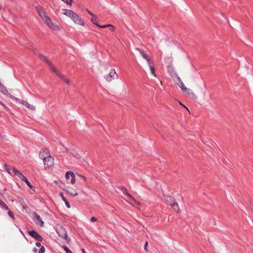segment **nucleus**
<instances>
[{
    "mask_svg": "<svg viewBox=\"0 0 253 253\" xmlns=\"http://www.w3.org/2000/svg\"><path fill=\"white\" fill-rule=\"evenodd\" d=\"M37 10L41 18L50 29L55 31H58L59 30L58 26L51 20L50 18L42 7H37Z\"/></svg>",
    "mask_w": 253,
    "mask_h": 253,
    "instance_id": "f257e3e1",
    "label": "nucleus"
},
{
    "mask_svg": "<svg viewBox=\"0 0 253 253\" xmlns=\"http://www.w3.org/2000/svg\"><path fill=\"white\" fill-rule=\"evenodd\" d=\"M61 13L70 18L75 24L84 25L83 19L73 11L70 9H62Z\"/></svg>",
    "mask_w": 253,
    "mask_h": 253,
    "instance_id": "f03ea898",
    "label": "nucleus"
},
{
    "mask_svg": "<svg viewBox=\"0 0 253 253\" xmlns=\"http://www.w3.org/2000/svg\"><path fill=\"white\" fill-rule=\"evenodd\" d=\"M40 59L47 63L50 67V69L52 71L55 73L57 76H58L63 81L65 82L67 84H70V81L63 74L59 73L52 64V63L48 60L47 58L42 54L39 55Z\"/></svg>",
    "mask_w": 253,
    "mask_h": 253,
    "instance_id": "7ed1b4c3",
    "label": "nucleus"
},
{
    "mask_svg": "<svg viewBox=\"0 0 253 253\" xmlns=\"http://www.w3.org/2000/svg\"><path fill=\"white\" fill-rule=\"evenodd\" d=\"M178 80L179 82V87L181 89L183 92L192 99L196 100L198 97L195 93L190 88H187L185 86L179 77H178Z\"/></svg>",
    "mask_w": 253,
    "mask_h": 253,
    "instance_id": "20e7f679",
    "label": "nucleus"
},
{
    "mask_svg": "<svg viewBox=\"0 0 253 253\" xmlns=\"http://www.w3.org/2000/svg\"><path fill=\"white\" fill-rule=\"evenodd\" d=\"M11 98L17 102H18L19 103L23 105L26 106L29 110L35 111L36 110V107L33 105L29 104L27 101L20 99L18 98H17L14 96H11Z\"/></svg>",
    "mask_w": 253,
    "mask_h": 253,
    "instance_id": "39448f33",
    "label": "nucleus"
},
{
    "mask_svg": "<svg viewBox=\"0 0 253 253\" xmlns=\"http://www.w3.org/2000/svg\"><path fill=\"white\" fill-rule=\"evenodd\" d=\"M104 78L107 82H111L113 80L118 78V75L114 69H111L109 73L104 76Z\"/></svg>",
    "mask_w": 253,
    "mask_h": 253,
    "instance_id": "423d86ee",
    "label": "nucleus"
},
{
    "mask_svg": "<svg viewBox=\"0 0 253 253\" xmlns=\"http://www.w3.org/2000/svg\"><path fill=\"white\" fill-rule=\"evenodd\" d=\"M43 162L45 168H49L54 164V158L50 156L43 159Z\"/></svg>",
    "mask_w": 253,
    "mask_h": 253,
    "instance_id": "0eeeda50",
    "label": "nucleus"
},
{
    "mask_svg": "<svg viewBox=\"0 0 253 253\" xmlns=\"http://www.w3.org/2000/svg\"><path fill=\"white\" fill-rule=\"evenodd\" d=\"M58 233L59 235L64 239L66 242L69 243L70 242V239L68 237L66 232L64 228L60 227L58 229Z\"/></svg>",
    "mask_w": 253,
    "mask_h": 253,
    "instance_id": "6e6552de",
    "label": "nucleus"
},
{
    "mask_svg": "<svg viewBox=\"0 0 253 253\" xmlns=\"http://www.w3.org/2000/svg\"><path fill=\"white\" fill-rule=\"evenodd\" d=\"M64 191L66 192V193L71 196H76L78 195V193L75 188L71 186H67L65 189Z\"/></svg>",
    "mask_w": 253,
    "mask_h": 253,
    "instance_id": "1a4fd4ad",
    "label": "nucleus"
},
{
    "mask_svg": "<svg viewBox=\"0 0 253 253\" xmlns=\"http://www.w3.org/2000/svg\"><path fill=\"white\" fill-rule=\"evenodd\" d=\"M50 156H51V155H50L49 152L46 149H44L40 151V154H39L40 158L42 160H43L44 158H47Z\"/></svg>",
    "mask_w": 253,
    "mask_h": 253,
    "instance_id": "9d476101",
    "label": "nucleus"
},
{
    "mask_svg": "<svg viewBox=\"0 0 253 253\" xmlns=\"http://www.w3.org/2000/svg\"><path fill=\"white\" fill-rule=\"evenodd\" d=\"M29 234L38 241L42 240V237L34 230L29 231Z\"/></svg>",
    "mask_w": 253,
    "mask_h": 253,
    "instance_id": "9b49d317",
    "label": "nucleus"
},
{
    "mask_svg": "<svg viewBox=\"0 0 253 253\" xmlns=\"http://www.w3.org/2000/svg\"><path fill=\"white\" fill-rule=\"evenodd\" d=\"M66 151L69 152L72 156L75 157L77 159H80L81 157V156L79 153V151L73 150V149H69L66 148Z\"/></svg>",
    "mask_w": 253,
    "mask_h": 253,
    "instance_id": "f8f14e48",
    "label": "nucleus"
},
{
    "mask_svg": "<svg viewBox=\"0 0 253 253\" xmlns=\"http://www.w3.org/2000/svg\"><path fill=\"white\" fill-rule=\"evenodd\" d=\"M11 170L14 174L17 175L21 180H24L26 178L23 174L15 168H12Z\"/></svg>",
    "mask_w": 253,
    "mask_h": 253,
    "instance_id": "ddd939ff",
    "label": "nucleus"
},
{
    "mask_svg": "<svg viewBox=\"0 0 253 253\" xmlns=\"http://www.w3.org/2000/svg\"><path fill=\"white\" fill-rule=\"evenodd\" d=\"M164 200L167 204H169L170 206L171 205V204H173L174 202H175L174 198L170 196H165Z\"/></svg>",
    "mask_w": 253,
    "mask_h": 253,
    "instance_id": "4468645a",
    "label": "nucleus"
},
{
    "mask_svg": "<svg viewBox=\"0 0 253 253\" xmlns=\"http://www.w3.org/2000/svg\"><path fill=\"white\" fill-rule=\"evenodd\" d=\"M0 90L3 94L9 96L10 98H11V96H13L12 95L10 94L9 93V92L8 91V90H7L6 87H5L4 86H1L0 87Z\"/></svg>",
    "mask_w": 253,
    "mask_h": 253,
    "instance_id": "2eb2a0df",
    "label": "nucleus"
},
{
    "mask_svg": "<svg viewBox=\"0 0 253 253\" xmlns=\"http://www.w3.org/2000/svg\"><path fill=\"white\" fill-rule=\"evenodd\" d=\"M137 49L139 51L141 55L144 59H145L146 60H149V58L150 57L146 52H145L144 51H143L138 48H137Z\"/></svg>",
    "mask_w": 253,
    "mask_h": 253,
    "instance_id": "dca6fc26",
    "label": "nucleus"
},
{
    "mask_svg": "<svg viewBox=\"0 0 253 253\" xmlns=\"http://www.w3.org/2000/svg\"><path fill=\"white\" fill-rule=\"evenodd\" d=\"M35 218H36V220L39 222L40 226L42 227L43 226L44 222L42 220L40 216L38 214H35Z\"/></svg>",
    "mask_w": 253,
    "mask_h": 253,
    "instance_id": "f3484780",
    "label": "nucleus"
},
{
    "mask_svg": "<svg viewBox=\"0 0 253 253\" xmlns=\"http://www.w3.org/2000/svg\"><path fill=\"white\" fill-rule=\"evenodd\" d=\"M126 194L127 195V196L129 199H130L132 201H133L136 205H137L138 206L140 205V203L138 201L136 200L130 194H129V193H128L127 192H126Z\"/></svg>",
    "mask_w": 253,
    "mask_h": 253,
    "instance_id": "a211bd4d",
    "label": "nucleus"
},
{
    "mask_svg": "<svg viewBox=\"0 0 253 253\" xmlns=\"http://www.w3.org/2000/svg\"><path fill=\"white\" fill-rule=\"evenodd\" d=\"M91 21L94 24H95L96 25H97V26H98L99 27H100L101 28V27L102 26H100L97 23V17H96V16L94 15H93L91 18Z\"/></svg>",
    "mask_w": 253,
    "mask_h": 253,
    "instance_id": "6ab92c4d",
    "label": "nucleus"
},
{
    "mask_svg": "<svg viewBox=\"0 0 253 253\" xmlns=\"http://www.w3.org/2000/svg\"><path fill=\"white\" fill-rule=\"evenodd\" d=\"M171 207L176 212H179V209L177 203L174 202V203L171 204Z\"/></svg>",
    "mask_w": 253,
    "mask_h": 253,
    "instance_id": "aec40b11",
    "label": "nucleus"
},
{
    "mask_svg": "<svg viewBox=\"0 0 253 253\" xmlns=\"http://www.w3.org/2000/svg\"><path fill=\"white\" fill-rule=\"evenodd\" d=\"M72 176H74V173L71 171H68L66 173L65 177L67 179H69L70 177H72Z\"/></svg>",
    "mask_w": 253,
    "mask_h": 253,
    "instance_id": "412c9836",
    "label": "nucleus"
},
{
    "mask_svg": "<svg viewBox=\"0 0 253 253\" xmlns=\"http://www.w3.org/2000/svg\"><path fill=\"white\" fill-rule=\"evenodd\" d=\"M106 27H110V29L112 31H113L115 30L114 27L112 25H110V24L106 25H104V26H102L101 27V28H106Z\"/></svg>",
    "mask_w": 253,
    "mask_h": 253,
    "instance_id": "4be33fe9",
    "label": "nucleus"
},
{
    "mask_svg": "<svg viewBox=\"0 0 253 253\" xmlns=\"http://www.w3.org/2000/svg\"><path fill=\"white\" fill-rule=\"evenodd\" d=\"M23 181H24L26 184L27 185V186L30 188L31 189H33L34 188H35L30 183V182L27 180V179L26 178Z\"/></svg>",
    "mask_w": 253,
    "mask_h": 253,
    "instance_id": "5701e85b",
    "label": "nucleus"
},
{
    "mask_svg": "<svg viewBox=\"0 0 253 253\" xmlns=\"http://www.w3.org/2000/svg\"><path fill=\"white\" fill-rule=\"evenodd\" d=\"M0 206H1L3 208H4L6 210H8V206H6L4 204V203L3 202H2L0 199Z\"/></svg>",
    "mask_w": 253,
    "mask_h": 253,
    "instance_id": "b1692460",
    "label": "nucleus"
},
{
    "mask_svg": "<svg viewBox=\"0 0 253 253\" xmlns=\"http://www.w3.org/2000/svg\"><path fill=\"white\" fill-rule=\"evenodd\" d=\"M150 69L151 70V74L155 77H157L156 75L155 74V68L152 66H150Z\"/></svg>",
    "mask_w": 253,
    "mask_h": 253,
    "instance_id": "393cba45",
    "label": "nucleus"
},
{
    "mask_svg": "<svg viewBox=\"0 0 253 253\" xmlns=\"http://www.w3.org/2000/svg\"><path fill=\"white\" fill-rule=\"evenodd\" d=\"M62 247L66 253H72V252L66 246H63Z\"/></svg>",
    "mask_w": 253,
    "mask_h": 253,
    "instance_id": "a878e982",
    "label": "nucleus"
},
{
    "mask_svg": "<svg viewBox=\"0 0 253 253\" xmlns=\"http://www.w3.org/2000/svg\"><path fill=\"white\" fill-rule=\"evenodd\" d=\"M66 206V207L68 208H71V206L69 204V203L68 202V201L67 200V199H64V201H63Z\"/></svg>",
    "mask_w": 253,
    "mask_h": 253,
    "instance_id": "bb28decb",
    "label": "nucleus"
},
{
    "mask_svg": "<svg viewBox=\"0 0 253 253\" xmlns=\"http://www.w3.org/2000/svg\"><path fill=\"white\" fill-rule=\"evenodd\" d=\"M71 178V183L74 184L76 182L75 175H74V176H72Z\"/></svg>",
    "mask_w": 253,
    "mask_h": 253,
    "instance_id": "cd10ccee",
    "label": "nucleus"
},
{
    "mask_svg": "<svg viewBox=\"0 0 253 253\" xmlns=\"http://www.w3.org/2000/svg\"><path fill=\"white\" fill-rule=\"evenodd\" d=\"M8 215L11 217L12 218L14 219V217L13 216V213L12 212V211H9L8 212Z\"/></svg>",
    "mask_w": 253,
    "mask_h": 253,
    "instance_id": "c85d7f7f",
    "label": "nucleus"
},
{
    "mask_svg": "<svg viewBox=\"0 0 253 253\" xmlns=\"http://www.w3.org/2000/svg\"><path fill=\"white\" fill-rule=\"evenodd\" d=\"M66 3L68 4L69 5H71L72 2V0H62Z\"/></svg>",
    "mask_w": 253,
    "mask_h": 253,
    "instance_id": "c756f323",
    "label": "nucleus"
},
{
    "mask_svg": "<svg viewBox=\"0 0 253 253\" xmlns=\"http://www.w3.org/2000/svg\"><path fill=\"white\" fill-rule=\"evenodd\" d=\"M148 246V241H146L145 245H144V250L146 252H148L147 247Z\"/></svg>",
    "mask_w": 253,
    "mask_h": 253,
    "instance_id": "7c9ffc66",
    "label": "nucleus"
},
{
    "mask_svg": "<svg viewBox=\"0 0 253 253\" xmlns=\"http://www.w3.org/2000/svg\"><path fill=\"white\" fill-rule=\"evenodd\" d=\"M45 251V249L44 247H42L39 252V253H44Z\"/></svg>",
    "mask_w": 253,
    "mask_h": 253,
    "instance_id": "2f4dec72",
    "label": "nucleus"
},
{
    "mask_svg": "<svg viewBox=\"0 0 253 253\" xmlns=\"http://www.w3.org/2000/svg\"><path fill=\"white\" fill-rule=\"evenodd\" d=\"M97 220V218L94 216H92L90 218V221L92 222L96 221Z\"/></svg>",
    "mask_w": 253,
    "mask_h": 253,
    "instance_id": "473e14b6",
    "label": "nucleus"
},
{
    "mask_svg": "<svg viewBox=\"0 0 253 253\" xmlns=\"http://www.w3.org/2000/svg\"><path fill=\"white\" fill-rule=\"evenodd\" d=\"M147 62L148 65L150 67V66H151V63H152V60L151 58L150 57L149 60H146Z\"/></svg>",
    "mask_w": 253,
    "mask_h": 253,
    "instance_id": "72a5a7b5",
    "label": "nucleus"
},
{
    "mask_svg": "<svg viewBox=\"0 0 253 253\" xmlns=\"http://www.w3.org/2000/svg\"><path fill=\"white\" fill-rule=\"evenodd\" d=\"M59 195H60V196L61 197V198H62V199L63 201H64V199H66L64 197V195H63V194L62 193H60L59 194Z\"/></svg>",
    "mask_w": 253,
    "mask_h": 253,
    "instance_id": "f704fd0d",
    "label": "nucleus"
},
{
    "mask_svg": "<svg viewBox=\"0 0 253 253\" xmlns=\"http://www.w3.org/2000/svg\"><path fill=\"white\" fill-rule=\"evenodd\" d=\"M5 169H6V170L9 173H11V172L10 171L9 169L7 168V166L6 165H5Z\"/></svg>",
    "mask_w": 253,
    "mask_h": 253,
    "instance_id": "c9c22d12",
    "label": "nucleus"
},
{
    "mask_svg": "<svg viewBox=\"0 0 253 253\" xmlns=\"http://www.w3.org/2000/svg\"><path fill=\"white\" fill-rule=\"evenodd\" d=\"M78 175L79 176L81 177H82L83 179H84V180H85L86 179V178L85 176H82V175H80V174H78Z\"/></svg>",
    "mask_w": 253,
    "mask_h": 253,
    "instance_id": "e433bc0d",
    "label": "nucleus"
},
{
    "mask_svg": "<svg viewBox=\"0 0 253 253\" xmlns=\"http://www.w3.org/2000/svg\"><path fill=\"white\" fill-rule=\"evenodd\" d=\"M87 12H88V13L89 14H90L92 16L93 15H94V14L93 13H92V12H91L90 11H89L88 9H87Z\"/></svg>",
    "mask_w": 253,
    "mask_h": 253,
    "instance_id": "4c0bfd02",
    "label": "nucleus"
},
{
    "mask_svg": "<svg viewBox=\"0 0 253 253\" xmlns=\"http://www.w3.org/2000/svg\"><path fill=\"white\" fill-rule=\"evenodd\" d=\"M36 246L40 247H41V243L39 242H37V243H36Z\"/></svg>",
    "mask_w": 253,
    "mask_h": 253,
    "instance_id": "58836bf2",
    "label": "nucleus"
},
{
    "mask_svg": "<svg viewBox=\"0 0 253 253\" xmlns=\"http://www.w3.org/2000/svg\"><path fill=\"white\" fill-rule=\"evenodd\" d=\"M180 104L181 105H182L183 107L185 108H186V109L189 111V110H188V108H187V107H186L185 106H184V105H183V104H181V103H180Z\"/></svg>",
    "mask_w": 253,
    "mask_h": 253,
    "instance_id": "ea45409f",
    "label": "nucleus"
},
{
    "mask_svg": "<svg viewBox=\"0 0 253 253\" xmlns=\"http://www.w3.org/2000/svg\"><path fill=\"white\" fill-rule=\"evenodd\" d=\"M82 251L83 253H85V251L84 249H82Z\"/></svg>",
    "mask_w": 253,
    "mask_h": 253,
    "instance_id": "a19ab883",
    "label": "nucleus"
},
{
    "mask_svg": "<svg viewBox=\"0 0 253 253\" xmlns=\"http://www.w3.org/2000/svg\"><path fill=\"white\" fill-rule=\"evenodd\" d=\"M34 251L35 252H37V251L36 249H34Z\"/></svg>",
    "mask_w": 253,
    "mask_h": 253,
    "instance_id": "79ce46f5",
    "label": "nucleus"
},
{
    "mask_svg": "<svg viewBox=\"0 0 253 253\" xmlns=\"http://www.w3.org/2000/svg\"><path fill=\"white\" fill-rule=\"evenodd\" d=\"M72 253H73L72 252Z\"/></svg>",
    "mask_w": 253,
    "mask_h": 253,
    "instance_id": "37998d69",
    "label": "nucleus"
}]
</instances>
